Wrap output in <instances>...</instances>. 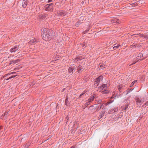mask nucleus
Returning a JSON list of instances; mask_svg holds the SVG:
<instances>
[{
  "mask_svg": "<svg viewBox=\"0 0 148 148\" xmlns=\"http://www.w3.org/2000/svg\"><path fill=\"white\" fill-rule=\"evenodd\" d=\"M8 112H5V113H4V115H3V116H4V115H7V114H8Z\"/></svg>",
  "mask_w": 148,
  "mask_h": 148,
  "instance_id": "4be33fe9",
  "label": "nucleus"
},
{
  "mask_svg": "<svg viewBox=\"0 0 148 148\" xmlns=\"http://www.w3.org/2000/svg\"><path fill=\"white\" fill-rule=\"evenodd\" d=\"M85 93V92H83L82 94H81L79 96V97H81L82 95H84V93Z\"/></svg>",
  "mask_w": 148,
  "mask_h": 148,
  "instance_id": "5701e85b",
  "label": "nucleus"
},
{
  "mask_svg": "<svg viewBox=\"0 0 148 148\" xmlns=\"http://www.w3.org/2000/svg\"><path fill=\"white\" fill-rule=\"evenodd\" d=\"M129 92H130V91H128V92H127V93H128Z\"/></svg>",
  "mask_w": 148,
  "mask_h": 148,
  "instance_id": "c85d7f7f",
  "label": "nucleus"
},
{
  "mask_svg": "<svg viewBox=\"0 0 148 148\" xmlns=\"http://www.w3.org/2000/svg\"><path fill=\"white\" fill-rule=\"evenodd\" d=\"M18 46L17 45H16L14 46V47L12 48L10 50V51L11 52H13L16 51L17 50H18Z\"/></svg>",
  "mask_w": 148,
  "mask_h": 148,
  "instance_id": "39448f33",
  "label": "nucleus"
},
{
  "mask_svg": "<svg viewBox=\"0 0 148 148\" xmlns=\"http://www.w3.org/2000/svg\"><path fill=\"white\" fill-rule=\"evenodd\" d=\"M104 114V112H102L101 113V115H100L99 116V118L100 119L102 117Z\"/></svg>",
  "mask_w": 148,
  "mask_h": 148,
  "instance_id": "2eb2a0df",
  "label": "nucleus"
},
{
  "mask_svg": "<svg viewBox=\"0 0 148 148\" xmlns=\"http://www.w3.org/2000/svg\"><path fill=\"white\" fill-rule=\"evenodd\" d=\"M98 82L96 81H95V85L96 86H97L98 85Z\"/></svg>",
  "mask_w": 148,
  "mask_h": 148,
  "instance_id": "6ab92c4d",
  "label": "nucleus"
},
{
  "mask_svg": "<svg viewBox=\"0 0 148 148\" xmlns=\"http://www.w3.org/2000/svg\"><path fill=\"white\" fill-rule=\"evenodd\" d=\"M74 148V147H71V148Z\"/></svg>",
  "mask_w": 148,
  "mask_h": 148,
  "instance_id": "c756f323",
  "label": "nucleus"
},
{
  "mask_svg": "<svg viewBox=\"0 0 148 148\" xmlns=\"http://www.w3.org/2000/svg\"><path fill=\"white\" fill-rule=\"evenodd\" d=\"M136 82V80H134V81L132 83H131V85L132 86L134 84V83L135 82Z\"/></svg>",
  "mask_w": 148,
  "mask_h": 148,
  "instance_id": "f3484780",
  "label": "nucleus"
},
{
  "mask_svg": "<svg viewBox=\"0 0 148 148\" xmlns=\"http://www.w3.org/2000/svg\"><path fill=\"white\" fill-rule=\"evenodd\" d=\"M117 20V21H116V22L117 23H119V21H118V20Z\"/></svg>",
  "mask_w": 148,
  "mask_h": 148,
  "instance_id": "bb28decb",
  "label": "nucleus"
},
{
  "mask_svg": "<svg viewBox=\"0 0 148 148\" xmlns=\"http://www.w3.org/2000/svg\"><path fill=\"white\" fill-rule=\"evenodd\" d=\"M73 68H72L71 67H70L69 68V72L70 73L71 72H73Z\"/></svg>",
  "mask_w": 148,
  "mask_h": 148,
  "instance_id": "4468645a",
  "label": "nucleus"
},
{
  "mask_svg": "<svg viewBox=\"0 0 148 148\" xmlns=\"http://www.w3.org/2000/svg\"><path fill=\"white\" fill-rule=\"evenodd\" d=\"M108 103L109 104V103H110V102H109V103Z\"/></svg>",
  "mask_w": 148,
  "mask_h": 148,
  "instance_id": "7c9ffc66",
  "label": "nucleus"
},
{
  "mask_svg": "<svg viewBox=\"0 0 148 148\" xmlns=\"http://www.w3.org/2000/svg\"><path fill=\"white\" fill-rule=\"evenodd\" d=\"M102 78V76H100L98 78H97L96 80L95 81L97 82L98 83L101 80V79Z\"/></svg>",
  "mask_w": 148,
  "mask_h": 148,
  "instance_id": "f8f14e48",
  "label": "nucleus"
},
{
  "mask_svg": "<svg viewBox=\"0 0 148 148\" xmlns=\"http://www.w3.org/2000/svg\"><path fill=\"white\" fill-rule=\"evenodd\" d=\"M94 97L93 96H92L88 99V103L92 101L94 99Z\"/></svg>",
  "mask_w": 148,
  "mask_h": 148,
  "instance_id": "9d476101",
  "label": "nucleus"
},
{
  "mask_svg": "<svg viewBox=\"0 0 148 148\" xmlns=\"http://www.w3.org/2000/svg\"><path fill=\"white\" fill-rule=\"evenodd\" d=\"M36 40H35L34 38H32L31 39H30V40L29 41V42L30 43H32V42H36Z\"/></svg>",
  "mask_w": 148,
  "mask_h": 148,
  "instance_id": "9b49d317",
  "label": "nucleus"
},
{
  "mask_svg": "<svg viewBox=\"0 0 148 148\" xmlns=\"http://www.w3.org/2000/svg\"><path fill=\"white\" fill-rule=\"evenodd\" d=\"M3 116V114L2 115V116Z\"/></svg>",
  "mask_w": 148,
  "mask_h": 148,
  "instance_id": "2f4dec72",
  "label": "nucleus"
},
{
  "mask_svg": "<svg viewBox=\"0 0 148 148\" xmlns=\"http://www.w3.org/2000/svg\"><path fill=\"white\" fill-rule=\"evenodd\" d=\"M58 14L60 16H64L66 15L65 12L63 11H60L57 12Z\"/></svg>",
  "mask_w": 148,
  "mask_h": 148,
  "instance_id": "6e6552de",
  "label": "nucleus"
},
{
  "mask_svg": "<svg viewBox=\"0 0 148 148\" xmlns=\"http://www.w3.org/2000/svg\"><path fill=\"white\" fill-rule=\"evenodd\" d=\"M78 71H79V72H80L81 71V70L82 69V66H79L78 67Z\"/></svg>",
  "mask_w": 148,
  "mask_h": 148,
  "instance_id": "dca6fc26",
  "label": "nucleus"
},
{
  "mask_svg": "<svg viewBox=\"0 0 148 148\" xmlns=\"http://www.w3.org/2000/svg\"><path fill=\"white\" fill-rule=\"evenodd\" d=\"M137 62V61H136L135 60L134 62V63H133V64H134L136 63V62Z\"/></svg>",
  "mask_w": 148,
  "mask_h": 148,
  "instance_id": "a878e982",
  "label": "nucleus"
},
{
  "mask_svg": "<svg viewBox=\"0 0 148 148\" xmlns=\"http://www.w3.org/2000/svg\"><path fill=\"white\" fill-rule=\"evenodd\" d=\"M87 31H87V30H86V31H85V32H87Z\"/></svg>",
  "mask_w": 148,
  "mask_h": 148,
  "instance_id": "cd10ccee",
  "label": "nucleus"
},
{
  "mask_svg": "<svg viewBox=\"0 0 148 148\" xmlns=\"http://www.w3.org/2000/svg\"><path fill=\"white\" fill-rule=\"evenodd\" d=\"M68 102V99L66 98L65 100V104L67 105V103Z\"/></svg>",
  "mask_w": 148,
  "mask_h": 148,
  "instance_id": "412c9836",
  "label": "nucleus"
},
{
  "mask_svg": "<svg viewBox=\"0 0 148 148\" xmlns=\"http://www.w3.org/2000/svg\"><path fill=\"white\" fill-rule=\"evenodd\" d=\"M136 102H137V104L139 106H141L142 103H141V101L140 99L138 97H136Z\"/></svg>",
  "mask_w": 148,
  "mask_h": 148,
  "instance_id": "423d86ee",
  "label": "nucleus"
},
{
  "mask_svg": "<svg viewBox=\"0 0 148 148\" xmlns=\"http://www.w3.org/2000/svg\"><path fill=\"white\" fill-rule=\"evenodd\" d=\"M23 1L22 2V5L23 7L25 8L27 6V0H26V1H25V0H23Z\"/></svg>",
  "mask_w": 148,
  "mask_h": 148,
  "instance_id": "1a4fd4ad",
  "label": "nucleus"
},
{
  "mask_svg": "<svg viewBox=\"0 0 148 148\" xmlns=\"http://www.w3.org/2000/svg\"><path fill=\"white\" fill-rule=\"evenodd\" d=\"M128 105H126V106H125V109H124V110H126V108H128Z\"/></svg>",
  "mask_w": 148,
  "mask_h": 148,
  "instance_id": "aec40b11",
  "label": "nucleus"
},
{
  "mask_svg": "<svg viewBox=\"0 0 148 148\" xmlns=\"http://www.w3.org/2000/svg\"><path fill=\"white\" fill-rule=\"evenodd\" d=\"M2 128V126H0V130H1Z\"/></svg>",
  "mask_w": 148,
  "mask_h": 148,
  "instance_id": "393cba45",
  "label": "nucleus"
},
{
  "mask_svg": "<svg viewBox=\"0 0 148 148\" xmlns=\"http://www.w3.org/2000/svg\"><path fill=\"white\" fill-rule=\"evenodd\" d=\"M53 5L52 3H51V4H48V5H46V7H49V6H51V5Z\"/></svg>",
  "mask_w": 148,
  "mask_h": 148,
  "instance_id": "a211bd4d",
  "label": "nucleus"
},
{
  "mask_svg": "<svg viewBox=\"0 0 148 148\" xmlns=\"http://www.w3.org/2000/svg\"><path fill=\"white\" fill-rule=\"evenodd\" d=\"M52 0H49L48 1V2L49 3L51 1H52Z\"/></svg>",
  "mask_w": 148,
  "mask_h": 148,
  "instance_id": "b1692460",
  "label": "nucleus"
},
{
  "mask_svg": "<svg viewBox=\"0 0 148 148\" xmlns=\"http://www.w3.org/2000/svg\"><path fill=\"white\" fill-rule=\"evenodd\" d=\"M106 86L105 84H103L102 86H100L99 88L100 90H102L101 91V92L104 93H108V91L107 90H106L105 89H104V90H103V89L104 88H105Z\"/></svg>",
  "mask_w": 148,
  "mask_h": 148,
  "instance_id": "7ed1b4c3",
  "label": "nucleus"
},
{
  "mask_svg": "<svg viewBox=\"0 0 148 148\" xmlns=\"http://www.w3.org/2000/svg\"><path fill=\"white\" fill-rule=\"evenodd\" d=\"M143 59V55L142 54H139L136 57V61H139V60H142Z\"/></svg>",
  "mask_w": 148,
  "mask_h": 148,
  "instance_id": "0eeeda50",
  "label": "nucleus"
},
{
  "mask_svg": "<svg viewBox=\"0 0 148 148\" xmlns=\"http://www.w3.org/2000/svg\"><path fill=\"white\" fill-rule=\"evenodd\" d=\"M14 73L13 72H11V73H9L7 74H6L3 77H8L11 74H12ZM16 76V75H12L11 76H9V77L7 78H5L4 79V81L5 80H8L10 79L14 78Z\"/></svg>",
  "mask_w": 148,
  "mask_h": 148,
  "instance_id": "f03ea898",
  "label": "nucleus"
},
{
  "mask_svg": "<svg viewBox=\"0 0 148 148\" xmlns=\"http://www.w3.org/2000/svg\"><path fill=\"white\" fill-rule=\"evenodd\" d=\"M20 61V60L19 59H17L16 60H12L10 61L9 64L10 65L12 64H16L18 63Z\"/></svg>",
  "mask_w": 148,
  "mask_h": 148,
  "instance_id": "20e7f679",
  "label": "nucleus"
},
{
  "mask_svg": "<svg viewBox=\"0 0 148 148\" xmlns=\"http://www.w3.org/2000/svg\"><path fill=\"white\" fill-rule=\"evenodd\" d=\"M120 46V44H118L117 45L114 46L113 47V49L114 50L118 48Z\"/></svg>",
  "mask_w": 148,
  "mask_h": 148,
  "instance_id": "ddd939ff",
  "label": "nucleus"
},
{
  "mask_svg": "<svg viewBox=\"0 0 148 148\" xmlns=\"http://www.w3.org/2000/svg\"><path fill=\"white\" fill-rule=\"evenodd\" d=\"M51 32L48 29L45 28L42 35V38L46 41L49 40L52 38Z\"/></svg>",
  "mask_w": 148,
  "mask_h": 148,
  "instance_id": "f257e3e1",
  "label": "nucleus"
}]
</instances>
